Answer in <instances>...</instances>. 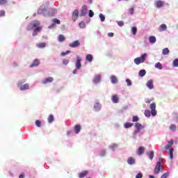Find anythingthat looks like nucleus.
Returning <instances> with one entry per match:
<instances>
[{"mask_svg":"<svg viewBox=\"0 0 178 178\" xmlns=\"http://www.w3.org/2000/svg\"><path fill=\"white\" fill-rule=\"evenodd\" d=\"M35 35H37V32L34 31V32L33 33V37H35Z\"/></svg>","mask_w":178,"mask_h":178,"instance_id":"obj_63","label":"nucleus"},{"mask_svg":"<svg viewBox=\"0 0 178 178\" xmlns=\"http://www.w3.org/2000/svg\"><path fill=\"white\" fill-rule=\"evenodd\" d=\"M145 102H146V104H151V99H147L145 100Z\"/></svg>","mask_w":178,"mask_h":178,"instance_id":"obj_58","label":"nucleus"},{"mask_svg":"<svg viewBox=\"0 0 178 178\" xmlns=\"http://www.w3.org/2000/svg\"><path fill=\"white\" fill-rule=\"evenodd\" d=\"M45 47H47V44L44 42L39 43L37 44L38 48H45Z\"/></svg>","mask_w":178,"mask_h":178,"instance_id":"obj_38","label":"nucleus"},{"mask_svg":"<svg viewBox=\"0 0 178 178\" xmlns=\"http://www.w3.org/2000/svg\"><path fill=\"white\" fill-rule=\"evenodd\" d=\"M174 151H175V149H173V147H171L170 149V151L168 152L170 159H173V152Z\"/></svg>","mask_w":178,"mask_h":178,"instance_id":"obj_28","label":"nucleus"},{"mask_svg":"<svg viewBox=\"0 0 178 178\" xmlns=\"http://www.w3.org/2000/svg\"><path fill=\"white\" fill-rule=\"evenodd\" d=\"M170 52V51L169 50L168 48H165L163 49L162 54H163V55H169Z\"/></svg>","mask_w":178,"mask_h":178,"instance_id":"obj_34","label":"nucleus"},{"mask_svg":"<svg viewBox=\"0 0 178 178\" xmlns=\"http://www.w3.org/2000/svg\"><path fill=\"white\" fill-rule=\"evenodd\" d=\"M163 1H157L154 5L157 8V9H161L162 6H163Z\"/></svg>","mask_w":178,"mask_h":178,"instance_id":"obj_17","label":"nucleus"},{"mask_svg":"<svg viewBox=\"0 0 178 178\" xmlns=\"http://www.w3.org/2000/svg\"><path fill=\"white\" fill-rule=\"evenodd\" d=\"M99 156H105L106 155V149H102L99 153Z\"/></svg>","mask_w":178,"mask_h":178,"instance_id":"obj_40","label":"nucleus"},{"mask_svg":"<svg viewBox=\"0 0 178 178\" xmlns=\"http://www.w3.org/2000/svg\"><path fill=\"white\" fill-rule=\"evenodd\" d=\"M79 27L80 29H86V22H84L83 21L79 23Z\"/></svg>","mask_w":178,"mask_h":178,"instance_id":"obj_42","label":"nucleus"},{"mask_svg":"<svg viewBox=\"0 0 178 178\" xmlns=\"http://www.w3.org/2000/svg\"><path fill=\"white\" fill-rule=\"evenodd\" d=\"M154 67H156V69H159V70H162V64H161V63H157L155 64Z\"/></svg>","mask_w":178,"mask_h":178,"instance_id":"obj_39","label":"nucleus"},{"mask_svg":"<svg viewBox=\"0 0 178 178\" xmlns=\"http://www.w3.org/2000/svg\"><path fill=\"white\" fill-rule=\"evenodd\" d=\"M133 126H134V124L131 122H126L124 124V129H130L131 127H133Z\"/></svg>","mask_w":178,"mask_h":178,"instance_id":"obj_26","label":"nucleus"},{"mask_svg":"<svg viewBox=\"0 0 178 178\" xmlns=\"http://www.w3.org/2000/svg\"><path fill=\"white\" fill-rule=\"evenodd\" d=\"M40 65V60L38 59H35L33 60V63L30 65V67H35Z\"/></svg>","mask_w":178,"mask_h":178,"instance_id":"obj_21","label":"nucleus"},{"mask_svg":"<svg viewBox=\"0 0 178 178\" xmlns=\"http://www.w3.org/2000/svg\"><path fill=\"white\" fill-rule=\"evenodd\" d=\"M54 115L51 114L50 115H49L47 120H48V123H52V122H54Z\"/></svg>","mask_w":178,"mask_h":178,"instance_id":"obj_31","label":"nucleus"},{"mask_svg":"<svg viewBox=\"0 0 178 178\" xmlns=\"http://www.w3.org/2000/svg\"><path fill=\"white\" fill-rule=\"evenodd\" d=\"M119 96L118 95H113L111 96V101L113 104H119Z\"/></svg>","mask_w":178,"mask_h":178,"instance_id":"obj_10","label":"nucleus"},{"mask_svg":"<svg viewBox=\"0 0 178 178\" xmlns=\"http://www.w3.org/2000/svg\"><path fill=\"white\" fill-rule=\"evenodd\" d=\"M127 162L128 165H136V159L133 157H129Z\"/></svg>","mask_w":178,"mask_h":178,"instance_id":"obj_15","label":"nucleus"},{"mask_svg":"<svg viewBox=\"0 0 178 178\" xmlns=\"http://www.w3.org/2000/svg\"><path fill=\"white\" fill-rule=\"evenodd\" d=\"M145 151V148L143 146L140 147L138 150V155H143Z\"/></svg>","mask_w":178,"mask_h":178,"instance_id":"obj_24","label":"nucleus"},{"mask_svg":"<svg viewBox=\"0 0 178 178\" xmlns=\"http://www.w3.org/2000/svg\"><path fill=\"white\" fill-rule=\"evenodd\" d=\"M79 17V10H75L72 13V20L76 22Z\"/></svg>","mask_w":178,"mask_h":178,"instance_id":"obj_13","label":"nucleus"},{"mask_svg":"<svg viewBox=\"0 0 178 178\" xmlns=\"http://www.w3.org/2000/svg\"><path fill=\"white\" fill-rule=\"evenodd\" d=\"M77 70L76 68L72 72L73 74H77Z\"/></svg>","mask_w":178,"mask_h":178,"instance_id":"obj_60","label":"nucleus"},{"mask_svg":"<svg viewBox=\"0 0 178 178\" xmlns=\"http://www.w3.org/2000/svg\"><path fill=\"white\" fill-rule=\"evenodd\" d=\"M88 16L89 17H94V11H92V10H90Z\"/></svg>","mask_w":178,"mask_h":178,"instance_id":"obj_49","label":"nucleus"},{"mask_svg":"<svg viewBox=\"0 0 178 178\" xmlns=\"http://www.w3.org/2000/svg\"><path fill=\"white\" fill-rule=\"evenodd\" d=\"M101 80H102L101 76L99 74H96L93 77L92 83L93 84H95V85L99 84L101 83Z\"/></svg>","mask_w":178,"mask_h":178,"instance_id":"obj_5","label":"nucleus"},{"mask_svg":"<svg viewBox=\"0 0 178 178\" xmlns=\"http://www.w3.org/2000/svg\"><path fill=\"white\" fill-rule=\"evenodd\" d=\"M58 40L60 42H63V41H65V38L63 35H59L58 37Z\"/></svg>","mask_w":178,"mask_h":178,"instance_id":"obj_35","label":"nucleus"},{"mask_svg":"<svg viewBox=\"0 0 178 178\" xmlns=\"http://www.w3.org/2000/svg\"><path fill=\"white\" fill-rule=\"evenodd\" d=\"M149 178H154V175H149Z\"/></svg>","mask_w":178,"mask_h":178,"instance_id":"obj_64","label":"nucleus"},{"mask_svg":"<svg viewBox=\"0 0 178 178\" xmlns=\"http://www.w3.org/2000/svg\"><path fill=\"white\" fill-rule=\"evenodd\" d=\"M8 1L6 0H0V5H5V3H7Z\"/></svg>","mask_w":178,"mask_h":178,"instance_id":"obj_53","label":"nucleus"},{"mask_svg":"<svg viewBox=\"0 0 178 178\" xmlns=\"http://www.w3.org/2000/svg\"><path fill=\"white\" fill-rule=\"evenodd\" d=\"M177 129V127L174 124H170V131L175 132L176 131Z\"/></svg>","mask_w":178,"mask_h":178,"instance_id":"obj_32","label":"nucleus"},{"mask_svg":"<svg viewBox=\"0 0 178 178\" xmlns=\"http://www.w3.org/2000/svg\"><path fill=\"white\" fill-rule=\"evenodd\" d=\"M69 47L71 48H77L78 47H80V42L79 40H75L72 43L70 44Z\"/></svg>","mask_w":178,"mask_h":178,"instance_id":"obj_11","label":"nucleus"},{"mask_svg":"<svg viewBox=\"0 0 178 178\" xmlns=\"http://www.w3.org/2000/svg\"><path fill=\"white\" fill-rule=\"evenodd\" d=\"M35 125L37 127H41V121L40 120H37L35 121Z\"/></svg>","mask_w":178,"mask_h":178,"instance_id":"obj_46","label":"nucleus"},{"mask_svg":"<svg viewBox=\"0 0 178 178\" xmlns=\"http://www.w3.org/2000/svg\"><path fill=\"white\" fill-rule=\"evenodd\" d=\"M140 131V130L136 129V130L134 131V136H136V134H138Z\"/></svg>","mask_w":178,"mask_h":178,"instance_id":"obj_55","label":"nucleus"},{"mask_svg":"<svg viewBox=\"0 0 178 178\" xmlns=\"http://www.w3.org/2000/svg\"><path fill=\"white\" fill-rule=\"evenodd\" d=\"M161 169H162V167L161 166V161H159L156 164V167L154 168V174L159 175V172H161Z\"/></svg>","mask_w":178,"mask_h":178,"instance_id":"obj_7","label":"nucleus"},{"mask_svg":"<svg viewBox=\"0 0 178 178\" xmlns=\"http://www.w3.org/2000/svg\"><path fill=\"white\" fill-rule=\"evenodd\" d=\"M87 175H88V170H84L82 172L79 174V178H84V177H86V176H87Z\"/></svg>","mask_w":178,"mask_h":178,"instance_id":"obj_22","label":"nucleus"},{"mask_svg":"<svg viewBox=\"0 0 178 178\" xmlns=\"http://www.w3.org/2000/svg\"><path fill=\"white\" fill-rule=\"evenodd\" d=\"M147 155L148 158H149V159L151 161H152L154 159V152H152H152H149L147 153Z\"/></svg>","mask_w":178,"mask_h":178,"instance_id":"obj_29","label":"nucleus"},{"mask_svg":"<svg viewBox=\"0 0 178 178\" xmlns=\"http://www.w3.org/2000/svg\"><path fill=\"white\" fill-rule=\"evenodd\" d=\"M53 81H54V78L52 76H49L42 81V83L47 84V83H52Z\"/></svg>","mask_w":178,"mask_h":178,"instance_id":"obj_14","label":"nucleus"},{"mask_svg":"<svg viewBox=\"0 0 178 178\" xmlns=\"http://www.w3.org/2000/svg\"><path fill=\"white\" fill-rule=\"evenodd\" d=\"M115 35V34L112 32L108 33V37L112 38Z\"/></svg>","mask_w":178,"mask_h":178,"instance_id":"obj_56","label":"nucleus"},{"mask_svg":"<svg viewBox=\"0 0 178 178\" xmlns=\"http://www.w3.org/2000/svg\"><path fill=\"white\" fill-rule=\"evenodd\" d=\"M40 22L38 21H33L31 23L30 26H31L32 28L30 26L27 27V30L30 31L32 29H35V31H39V30H41V26H40Z\"/></svg>","mask_w":178,"mask_h":178,"instance_id":"obj_3","label":"nucleus"},{"mask_svg":"<svg viewBox=\"0 0 178 178\" xmlns=\"http://www.w3.org/2000/svg\"><path fill=\"white\" fill-rule=\"evenodd\" d=\"M92 55L91 54H88L86 57V60H88V62H92Z\"/></svg>","mask_w":178,"mask_h":178,"instance_id":"obj_30","label":"nucleus"},{"mask_svg":"<svg viewBox=\"0 0 178 178\" xmlns=\"http://www.w3.org/2000/svg\"><path fill=\"white\" fill-rule=\"evenodd\" d=\"M131 33H132L133 35H136V34H137V27L133 26L131 28Z\"/></svg>","mask_w":178,"mask_h":178,"instance_id":"obj_36","label":"nucleus"},{"mask_svg":"<svg viewBox=\"0 0 178 178\" xmlns=\"http://www.w3.org/2000/svg\"><path fill=\"white\" fill-rule=\"evenodd\" d=\"M101 108H102V105H101L99 102H96L93 106L95 112H99V111H101Z\"/></svg>","mask_w":178,"mask_h":178,"instance_id":"obj_9","label":"nucleus"},{"mask_svg":"<svg viewBox=\"0 0 178 178\" xmlns=\"http://www.w3.org/2000/svg\"><path fill=\"white\" fill-rule=\"evenodd\" d=\"M136 178H143V173L139 172L136 175Z\"/></svg>","mask_w":178,"mask_h":178,"instance_id":"obj_51","label":"nucleus"},{"mask_svg":"<svg viewBox=\"0 0 178 178\" xmlns=\"http://www.w3.org/2000/svg\"><path fill=\"white\" fill-rule=\"evenodd\" d=\"M166 29H168V26L165 24H162L160 26V31H165L166 30Z\"/></svg>","mask_w":178,"mask_h":178,"instance_id":"obj_33","label":"nucleus"},{"mask_svg":"<svg viewBox=\"0 0 178 178\" xmlns=\"http://www.w3.org/2000/svg\"><path fill=\"white\" fill-rule=\"evenodd\" d=\"M125 81H126L127 86L128 87L131 86V85L133 84V83H131V80H130L129 79H127L125 80Z\"/></svg>","mask_w":178,"mask_h":178,"instance_id":"obj_43","label":"nucleus"},{"mask_svg":"<svg viewBox=\"0 0 178 178\" xmlns=\"http://www.w3.org/2000/svg\"><path fill=\"white\" fill-rule=\"evenodd\" d=\"M168 177H169V172H167L164 173L161 177V178H168Z\"/></svg>","mask_w":178,"mask_h":178,"instance_id":"obj_47","label":"nucleus"},{"mask_svg":"<svg viewBox=\"0 0 178 178\" xmlns=\"http://www.w3.org/2000/svg\"><path fill=\"white\" fill-rule=\"evenodd\" d=\"M145 74H147V71H145V70H141L138 72L139 77H144Z\"/></svg>","mask_w":178,"mask_h":178,"instance_id":"obj_27","label":"nucleus"},{"mask_svg":"<svg viewBox=\"0 0 178 178\" xmlns=\"http://www.w3.org/2000/svg\"><path fill=\"white\" fill-rule=\"evenodd\" d=\"M53 26H55V24H60V20L58 19H53Z\"/></svg>","mask_w":178,"mask_h":178,"instance_id":"obj_44","label":"nucleus"},{"mask_svg":"<svg viewBox=\"0 0 178 178\" xmlns=\"http://www.w3.org/2000/svg\"><path fill=\"white\" fill-rule=\"evenodd\" d=\"M129 12L130 15H134V8H131L129 10Z\"/></svg>","mask_w":178,"mask_h":178,"instance_id":"obj_50","label":"nucleus"},{"mask_svg":"<svg viewBox=\"0 0 178 178\" xmlns=\"http://www.w3.org/2000/svg\"><path fill=\"white\" fill-rule=\"evenodd\" d=\"M87 13H88V7L87 6V5H83L80 10V16H86Z\"/></svg>","mask_w":178,"mask_h":178,"instance_id":"obj_4","label":"nucleus"},{"mask_svg":"<svg viewBox=\"0 0 178 178\" xmlns=\"http://www.w3.org/2000/svg\"><path fill=\"white\" fill-rule=\"evenodd\" d=\"M19 178H24V174H21V175L19 176Z\"/></svg>","mask_w":178,"mask_h":178,"instance_id":"obj_61","label":"nucleus"},{"mask_svg":"<svg viewBox=\"0 0 178 178\" xmlns=\"http://www.w3.org/2000/svg\"><path fill=\"white\" fill-rule=\"evenodd\" d=\"M117 23L120 27H123L124 26V22H123V21L117 22Z\"/></svg>","mask_w":178,"mask_h":178,"instance_id":"obj_48","label":"nucleus"},{"mask_svg":"<svg viewBox=\"0 0 178 178\" xmlns=\"http://www.w3.org/2000/svg\"><path fill=\"white\" fill-rule=\"evenodd\" d=\"M134 126H135V128L136 129V130L141 131V130H143V129H144V127L143 126V124H141L138 122L135 123Z\"/></svg>","mask_w":178,"mask_h":178,"instance_id":"obj_19","label":"nucleus"},{"mask_svg":"<svg viewBox=\"0 0 178 178\" xmlns=\"http://www.w3.org/2000/svg\"><path fill=\"white\" fill-rule=\"evenodd\" d=\"M150 109L151 111L149 110L145 111V116L146 118H151V115L152 116H156V104L155 103H152L150 104Z\"/></svg>","mask_w":178,"mask_h":178,"instance_id":"obj_1","label":"nucleus"},{"mask_svg":"<svg viewBox=\"0 0 178 178\" xmlns=\"http://www.w3.org/2000/svg\"><path fill=\"white\" fill-rule=\"evenodd\" d=\"M148 56L147 53L142 54L140 57H137L134 60L136 65H140V63H144Z\"/></svg>","mask_w":178,"mask_h":178,"instance_id":"obj_2","label":"nucleus"},{"mask_svg":"<svg viewBox=\"0 0 178 178\" xmlns=\"http://www.w3.org/2000/svg\"><path fill=\"white\" fill-rule=\"evenodd\" d=\"M44 10H46V9L44 8V9L42 10V8H40V9L38 10V15H41V13H42V12H44Z\"/></svg>","mask_w":178,"mask_h":178,"instance_id":"obj_52","label":"nucleus"},{"mask_svg":"<svg viewBox=\"0 0 178 178\" xmlns=\"http://www.w3.org/2000/svg\"><path fill=\"white\" fill-rule=\"evenodd\" d=\"M67 55V51L61 52V56H65Z\"/></svg>","mask_w":178,"mask_h":178,"instance_id":"obj_57","label":"nucleus"},{"mask_svg":"<svg viewBox=\"0 0 178 178\" xmlns=\"http://www.w3.org/2000/svg\"><path fill=\"white\" fill-rule=\"evenodd\" d=\"M88 3H90V5H91V3H92V0H88Z\"/></svg>","mask_w":178,"mask_h":178,"instance_id":"obj_62","label":"nucleus"},{"mask_svg":"<svg viewBox=\"0 0 178 178\" xmlns=\"http://www.w3.org/2000/svg\"><path fill=\"white\" fill-rule=\"evenodd\" d=\"M173 144H174L173 140L168 141V144L165 146V149L166 150L170 149V148H172V147H173Z\"/></svg>","mask_w":178,"mask_h":178,"instance_id":"obj_16","label":"nucleus"},{"mask_svg":"<svg viewBox=\"0 0 178 178\" xmlns=\"http://www.w3.org/2000/svg\"><path fill=\"white\" fill-rule=\"evenodd\" d=\"M172 66L174 67H178V58H175L173 61H172Z\"/></svg>","mask_w":178,"mask_h":178,"instance_id":"obj_37","label":"nucleus"},{"mask_svg":"<svg viewBox=\"0 0 178 178\" xmlns=\"http://www.w3.org/2000/svg\"><path fill=\"white\" fill-rule=\"evenodd\" d=\"M149 42L150 44H155L156 42V38L155 36H150L149 38Z\"/></svg>","mask_w":178,"mask_h":178,"instance_id":"obj_25","label":"nucleus"},{"mask_svg":"<svg viewBox=\"0 0 178 178\" xmlns=\"http://www.w3.org/2000/svg\"><path fill=\"white\" fill-rule=\"evenodd\" d=\"M75 67L76 70L81 69V57L77 56H76V61L75 63Z\"/></svg>","mask_w":178,"mask_h":178,"instance_id":"obj_6","label":"nucleus"},{"mask_svg":"<svg viewBox=\"0 0 178 178\" xmlns=\"http://www.w3.org/2000/svg\"><path fill=\"white\" fill-rule=\"evenodd\" d=\"M63 63L65 65H67V60H63Z\"/></svg>","mask_w":178,"mask_h":178,"instance_id":"obj_59","label":"nucleus"},{"mask_svg":"<svg viewBox=\"0 0 178 178\" xmlns=\"http://www.w3.org/2000/svg\"><path fill=\"white\" fill-rule=\"evenodd\" d=\"M5 16V10L0 11V17Z\"/></svg>","mask_w":178,"mask_h":178,"instance_id":"obj_54","label":"nucleus"},{"mask_svg":"<svg viewBox=\"0 0 178 178\" xmlns=\"http://www.w3.org/2000/svg\"><path fill=\"white\" fill-rule=\"evenodd\" d=\"M99 17L101 22H105V15H104V14L100 13L99 15Z\"/></svg>","mask_w":178,"mask_h":178,"instance_id":"obj_41","label":"nucleus"},{"mask_svg":"<svg viewBox=\"0 0 178 178\" xmlns=\"http://www.w3.org/2000/svg\"><path fill=\"white\" fill-rule=\"evenodd\" d=\"M146 87H147L149 90H154V80L150 79L147 81L146 83Z\"/></svg>","mask_w":178,"mask_h":178,"instance_id":"obj_8","label":"nucleus"},{"mask_svg":"<svg viewBox=\"0 0 178 178\" xmlns=\"http://www.w3.org/2000/svg\"><path fill=\"white\" fill-rule=\"evenodd\" d=\"M138 120H140V118H138V116L137 115L133 116L132 122H138Z\"/></svg>","mask_w":178,"mask_h":178,"instance_id":"obj_45","label":"nucleus"},{"mask_svg":"<svg viewBox=\"0 0 178 178\" xmlns=\"http://www.w3.org/2000/svg\"><path fill=\"white\" fill-rule=\"evenodd\" d=\"M110 79H111V83L112 84H117V83H118V78L116 77V76L113 75V76H111Z\"/></svg>","mask_w":178,"mask_h":178,"instance_id":"obj_20","label":"nucleus"},{"mask_svg":"<svg viewBox=\"0 0 178 178\" xmlns=\"http://www.w3.org/2000/svg\"><path fill=\"white\" fill-rule=\"evenodd\" d=\"M118 147H119V145H118L116 143H111L108 146V149H111V151H115L116 149V148H118Z\"/></svg>","mask_w":178,"mask_h":178,"instance_id":"obj_18","label":"nucleus"},{"mask_svg":"<svg viewBox=\"0 0 178 178\" xmlns=\"http://www.w3.org/2000/svg\"><path fill=\"white\" fill-rule=\"evenodd\" d=\"M74 131L75 134H79L80 131H81V125L80 124H76L74 127Z\"/></svg>","mask_w":178,"mask_h":178,"instance_id":"obj_12","label":"nucleus"},{"mask_svg":"<svg viewBox=\"0 0 178 178\" xmlns=\"http://www.w3.org/2000/svg\"><path fill=\"white\" fill-rule=\"evenodd\" d=\"M29 88L30 85H29V83H25L20 87V90L21 91H24V90H29Z\"/></svg>","mask_w":178,"mask_h":178,"instance_id":"obj_23","label":"nucleus"}]
</instances>
